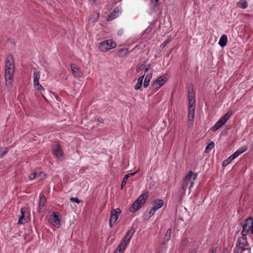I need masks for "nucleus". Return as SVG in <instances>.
<instances>
[{"mask_svg":"<svg viewBox=\"0 0 253 253\" xmlns=\"http://www.w3.org/2000/svg\"><path fill=\"white\" fill-rule=\"evenodd\" d=\"M121 252H119V251H118V248H117L116 250L114 253H121Z\"/></svg>","mask_w":253,"mask_h":253,"instance_id":"55","label":"nucleus"},{"mask_svg":"<svg viewBox=\"0 0 253 253\" xmlns=\"http://www.w3.org/2000/svg\"><path fill=\"white\" fill-rule=\"evenodd\" d=\"M214 147V143L213 142H211L206 147L205 152L209 153L211 150Z\"/></svg>","mask_w":253,"mask_h":253,"instance_id":"37","label":"nucleus"},{"mask_svg":"<svg viewBox=\"0 0 253 253\" xmlns=\"http://www.w3.org/2000/svg\"><path fill=\"white\" fill-rule=\"evenodd\" d=\"M156 211L152 207L151 209L149 211L148 213L149 218H150L151 216H152L155 214Z\"/></svg>","mask_w":253,"mask_h":253,"instance_id":"44","label":"nucleus"},{"mask_svg":"<svg viewBox=\"0 0 253 253\" xmlns=\"http://www.w3.org/2000/svg\"><path fill=\"white\" fill-rule=\"evenodd\" d=\"M150 68V65H148V67H147L145 70V72L146 73L148 71V70H149V69Z\"/></svg>","mask_w":253,"mask_h":253,"instance_id":"52","label":"nucleus"},{"mask_svg":"<svg viewBox=\"0 0 253 253\" xmlns=\"http://www.w3.org/2000/svg\"><path fill=\"white\" fill-rule=\"evenodd\" d=\"M186 242H187V240H185V241H183L182 243H183V244H184V243H185Z\"/></svg>","mask_w":253,"mask_h":253,"instance_id":"58","label":"nucleus"},{"mask_svg":"<svg viewBox=\"0 0 253 253\" xmlns=\"http://www.w3.org/2000/svg\"><path fill=\"white\" fill-rule=\"evenodd\" d=\"M189 253H196V252L194 251H192L190 252Z\"/></svg>","mask_w":253,"mask_h":253,"instance_id":"56","label":"nucleus"},{"mask_svg":"<svg viewBox=\"0 0 253 253\" xmlns=\"http://www.w3.org/2000/svg\"><path fill=\"white\" fill-rule=\"evenodd\" d=\"M129 242L123 238L119 246L117 247L119 252H123Z\"/></svg>","mask_w":253,"mask_h":253,"instance_id":"26","label":"nucleus"},{"mask_svg":"<svg viewBox=\"0 0 253 253\" xmlns=\"http://www.w3.org/2000/svg\"><path fill=\"white\" fill-rule=\"evenodd\" d=\"M117 44L112 40H107L101 42L98 46L100 51L106 52L116 47Z\"/></svg>","mask_w":253,"mask_h":253,"instance_id":"3","label":"nucleus"},{"mask_svg":"<svg viewBox=\"0 0 253 253\" xmlns=\"http://www.w3.org/2000/svg\"><path fill=\"white\" fill-rule=\"evenodd\" d=\"M97 121L100 123H104V120L102 118H98L97 119Z\"/></svg>","mask_w":253,"mask_h":253,"instance_id":"51","label":"nucleus"},{"mask_svg":"<svg viewBox=\"0 0 253 253\" xmlns=\"http://www.w3.org/2000/svg\"><path fill=\"white\" fill-rule=\"evenodd\" d=\"M167 81V78L165 76H162L159 77L157 79H156L151 84V86L153 89H158L160 88L162 85H163Z\"/></svg>","mask_w":253,"mask_h":253,"instance_id":"13","label":"nucleus"},{"mask_svg":"<svg viewBox=\"0 0 253 253\" xmlns=\"http://www.w3.org/2000/svg\"><path fill=\"white\" fill-rule=\"evenodd\" d=\"M136 230L134 228H131L129 230L127 231L125 236L124 239L127 240L129 242H130L132 237L133 236Z\"/></svg>","mask_w":253,"mask_h":253,"instance_id":"21","label":"nucleus"},{"mask_svg":"<svg viewBox=\"0 0 253 253\" xmlns=\"http://www.w3.org/2000/svg\"><path fill=\"white\" fill-rule=\"evenodd\" d=\"M238 5L241 8L245 9L248 6V2L246 0H241L238 3Z\"/></svg>","mask_w":253,"mask_h":253,"instance_id":"36","label":"nucleus"},{"mask_svg":"<svg viewBox=\"0 0 253 253\" xmlns=\"http://www.w3.org/2000/svg\"><path fill=\"white\" fill-rule=\"evenodd\" d=\"M21 215L18 221V224H23L28 222L29 220V213L28 209L26 208H22L21 209Z\"/></svg>","mask_w":253,"mask_h":253,"instance_id":"10","label":"nucleus"},{"mask_svg":"<svg viewBox=\"0 0 253 253\" xmlns=\"http://www.w3.org/2000/svg\"><path fill=\"white\" fill-rule=\"evenodd\" d=\"M159 1V0H151V7L153 8H155L157 5Z\"/></svg>","mask_w":253,"mask_h":253,"instance_id":"45","label":"nucleus"},{"mask_svg":"<svg viewBox=\"0 0 253 253\" xmlns=\"http://www.w3.org/2000/svg\"><path fill=\"white\" fill-rule=\"evenodd\" d=\"M170 39H168L161 44V46L164 47L170 42Z\"/></svg>","mask_w":253,"mask_h":253,"instance_id":"48","label":"nucleus"},{"mask_svg":"<svg viewBox=\"0 0 253 253\" xmlns=\"http://www.w3.org/2000/svg\"><path fill=\"white\" fill-rule=\"evenodd\" d=\"M148 198V192L141 194L130 207V211L134 212L139 210L145 203Z\"/></svg>","mask_w":253,"mask_h":253,"instance_id":"2","label":"nucleus"},{"mask_svg":"<svg viewBox=\"0 0 253 253\" xmlns=\"http://www.w3.org/2000/svg\"><path fill=\"white\" fill-rule=\"evenodd\" d=\"M35 173H36V179H38V180H42L45 179L47 177L46 174H45L43 171H41L40 170H36L35 171Z\"/></svg>","mask_w":253,"mask_h":253,"instance_id":"23","label":"nucleus"},{"mask_svg":"<svg viewBox=\"0 0 253 253\" xmlns=\"http://www.w3.org/2000/svg\"><path fill=\"white\" fill-rule=\"evenodd\" d=\"M189 104V112H188V119L190 121H192L194 118L195 111V101H188Z\"/></svg>","mask_w":253,"mask_h":253,"instance_id":"14","label":"nucleus"},{"mask_svg":"<svg viewBox=\"0 0 253 253\" xmlns=\"http://www.w3.org/2000/svg\"><path fill=\"white\" fill-rule=\"evenodd\" d=\"M227 42V37L225 35H223L220 37L218 44L221 46V47H224Z\"/></svg>","mask_w":253,"mask_h":253,"instance_id":"28","label":"nucleus"},{"mask_svg":"<svg viewBox=\"0 0 253 253\" xmlns=\"http://www.w3.org/2000/svg\"><path fill=\"white\" fill-rule=\"evenodd\" d=\"M70 200L71 202H75L77 204H79L80 202V200L77 198L71 197L70 198Z\"/></svg>","mask_w":253,"mask_h":253,"instance_id":"47","label":"nucleus"},{"mask_svg":"<svg viewBox=\"0 0 253 253\" xmlns=\"http://www.w3.org/2000/svg\"><path fill=\"white\" fill-rule=\"evenodd\" d=\"M233 114L232 110L228 111L222 118L219 119L215 124L211 127V130L213 131L217 130L220 127H221L230 118Z\"/></svg>","mask_w":253,"mask_h":253,"instance_id":"5","label":"nucleus"},{"mask_svg":"<svg viewBox=\"0 0 253 253\" xmlns=\"http://www.w3.org/2000/svg\"><path fill=\"white\" fill-rule=\"evenodd\" d=\"M198 174L197 173H193L192 171H190L184 178L181 186L184 188H188L189 194L191 192V189L194 186L195 181L197 179Z\"/></svg>","mask_w":253,"mask_h":253,"instance_id":"1","label":"nucleus"},{"mask_svg":"<svg viewBox=\"0 0 253 253\" xmlns=\"http://www.w3.org/2000/svg\"><path fill=\"white\" fill-rule=\"evenodd\" d=\"M233 114L232 110L228 111L222 118L219 119L215 124L211 127V130L213 131L217 130L220 127H221L230 118Z\"/></svg>","mask_w":253,"mask_h":253,"instance_id":"7","label":"nucleus"},{"mask_svg":"<svg viewBox=\"0 0 253 253\" xmlns=\"http://www.w3.org/2000/svg\"><path fill=\"white\" fill-rule=\"evenodd\" d=\"M128 51L127 48H123L120 49L118 52V56L120 57H124Z\"/></svg>","mask_w":253,"mask_h":253,"instance_id":"32","label":"nucleus"},{"mask_svg":"<svg viewBox=\"0 0 253 253\" xmlns=\"http://www.w3.org/2000/svg\"><path fill=\"white\" fill-rule=\"evenodd\" d=\"M253 223V218L252 217H248L243 225V230L242 235H247L249 231L251 230Z\"/></svg>","mask_w":253,"mask_h":253,"instance_id":"11","label":"nucleus"},{"mask_svg":"<svg viewBox=\"0 0 253 253\" xmlns=\"http://www.w3.org/2000/svg\"><path fill=\"white\" fill-rule=\"evenodd\" d=\"M233 114L232 110L228 111L222 118L219 119L215 124L211 127V130L213 131L217 130L220 127H221L230 118Z\"/></svg>","mask_w":253,"mask_h":253,"instance_id":"9","label":"nucleus"},{"mask_svg":"<svg viewBox=\"0 0 253 253\" xmlns=\"http://www.w3.org/2000/svg\"><path fill=\"white\" fill-rule=\"evenodd\" d=\"M45 198L43 195L41 196V198L39 202V206L41 208H42L45 206Z\"/></svg>","mask_w":253,"mask_h":253,"instance_id":"38","label":"nucleus"},{"mask_svg":"<svg viewBox=\"0 0 253 253\" xmlns=\"http://www.w3.org/2000/svg\"><path fill=\"white\" fill-rule=\"evenodd\" d=\"M248 150V146L246 145L240 147L236 151H235L233 154L236 158L240 154L244 153Z\"/></svg>","mask_w":253,"mask_h":253,"instance_id":"25","label":"nucleus"},{"mask_svg":"<svg viewBox=\"0 0 253 253\" xmlns=\"http://www.w3.org/2000/svg\"><path fill=\"white\" fill-rule=\"evenodd\" d=\"M145 65L144 63H139L137 67L136 72L137 73L139 72L141 70H142L144 68Z\"/></svg>","mask_w":253,"mask_h":253,"instance_id":"43","label":"nucleus"},{"mask_svg":"<svg viewBox=\"0 0 253 253\" xmlns=\"http://www.w3.org/2000/svg\"><path fill=\"white\" fill-rule=\"evenodd\" d=\"M233 114L232 110L228 111L222 118L219 119L215 124L211 127V130L213 131L217 130L220 127H221L230 118Z\"/></svg>","mask_w":253,"mask_h":253,"instance_id":"8","label":"nucleus"},{"mask_svg":"<svg viewBox=\"0 0 253 253\" xmlns=\"http://www.w3.org/2000/svg\"><path fill=\"white\" fill-rule=\"evenodd\" d=\"M8 152L7 148H1L0 149V158H2Z\"/></svg>","mask_w":253,"mask_h":253,"instance_id":"40","label":"nucleus"},{"mask_svg":"<svg viewBox=\"0 0 253 253\" xmlns=\"http://www.w3.org/2000/svg\"><path fill=\"white\" fill-rule=\"evenodd\" d=\"M186 190V189L184 188V187L182 186H181L180 188L179 189L178 194L180 196L181 199L185 195Z\"/></svg>","mask_w":253,"mask_h":253,"instance_id":"39","label":"nucleus"},{"mask_svg":"<svg viewBox=\"0 0 253 253\" xmlns=\"http://www.w3.org/2000/svg\"><path fill=\"white\" fill-rule=\"evenodd\" d=\"M35 87L39 91H40L41 92H42V91H44V89L43 87V86L39 83H36L35 84H34Z\"/></svg>","mask_w":253,"mask_h":253,"instance_id":"41","label":"nucleus"},{"mask_svg":"<svg viewBox=\"0 0 253 253\" xmlns=\"http://www.w3.org/2000/svg\"><path fill=\"white\" fill-rule=\"evenodd\" d=\"M238 245L239 246L243 247L245 248L248 246L249 245L247 242V238L246 235L242 236L241 237L238 239L236 243V246L238 247Z\"/></svg>","mask_w":253,"mask_h":253,"instance_id":"17","label":"nucleus"},{"mask_svg":"<svg viewBox=\"0 0 253 253\" xmlns=\"http://www.w3.org/2000/svg\"><path fill=\"white\" fill-rule=\"evenodd\" d=\"M118 35L119 36H121L122 35V34H123V30H120L118 31V33H117Z\"/></svg>","mask_w":253,"mask_h":253,"instance_id":"50","label":"nucleus"},{"mask_svg":"<svg viewBox=\"0 0 253 253\" xmlns=\"http://www.w3.org/2000/svg\"><path fill=\"white\" fill-rule=\"evenodd\" d=\"M186 242H187V240H185V241H183L182 243H183V244H184V243H185Z\"/></svg>","mask_w":253,"mask_h":253,"instance_id":"57","label":"nucleus"},{"mask_svg":"<svg viewBox=\"0 0 253 253\" xmlns=\"http://www.w3.org/2000/svg\"><path fill=\"white\" fill-rule=\"evenodd\" d=\"M117 11H118V10H117L116 8L114 9V10L110 14L108 17V20H112L113 19L116 18L117 17Z\"/></svg>","mask_w":253,"mask_h":253,"instance_id":"35","label":"nucleus"},{"mask_svg":"<svg viewBox=\"0 0 253 253\" xmlns=\"http://www.w3.org/2000/svg\"><path fill=\"white\" fill-rule=\"evenodd\" d=\"M49 220L54 226L58 228L60 226V220L58 215L56 213L53 212V214L50 215Z\"/></svg>","mask_w":253,"mask_h":253,"instance_id":"16","label":"nucleus"},{"mask_svg":"<svg viewBox=\"0 0 253 253\" xmlns=\"http://www.w3.org/2000/svg\"><path fill=\"white\" fill-rule=\"evenodd\" d=\"M53 154L58 159L62 160L64 157L61 148L58 144L56 145L55 149L53 150Z\"/></svg>","mask_w":253,"mask_h":253,"instance_id":"18","label":"nucleus"},{"mask_svg":"<svg viewBox=\"0 0 253 253\" xmlns=\"http://www.w3.org/2000/svg\"><path fill=\"white\" fill-rule=\"evenodd\" d=\"M233 114L232 110L228 111L222 118L219 119L215 124L211 127V130L213 131L217 130L220 127H221L230 118Z\"/></svg>","mask_w":253,"mask_h":253,"instance_id":"4","label":"nucleus"},{"mask_svg":"<svg viewBox=\"0 0 253 253\" xmlns=\"http://www.w3.org/2000/svg\"><path fill=\"white\" fill-rule=\"evenodd\" d=\"M144 75L139 77L138 79L137 82L136 84L135 87H134L135 89L138 90L141 87V86L142 85V84H143V80L144 79Z\"/></svg>","mask_w":253,"mask_h":253,"instance_id":"30","label":"nucleus"},{"mask_svg":"<svg viewBox=\"0 0 253 253\" xmlns=\"http://www.w3.org/2000/svg\"><path fill=\"white\" fill-rule=\"evenodd\" d=\"M33 78H34V84L36 83H39V80L40 78V72L36 69H33Z\"/></svg>","mask_w":253,"mask_h":253,"instance_id":"27","label":"nucleus"},{"mask_svg":"<svg viewBox=\"0 0 253 253\" xmlns=\"http://www.w3.org/2000/svg\"><path fill=\"white\" fill-rule=\"evenodd\" d=\"M153 208L157 211L161 208L164 205V201L162 199H155L152 202Z\"/></svg>","mask_w":253,"mask_h":253,"instance_id":"19","label":"nucleus"},{"mask_svg":"<svg viewBox=\"0 0 253 253\" xmlns=\"http://www.w3.org/2000/svg\"><path fill=\"white\" fill-rule=\"evenodd\" d=\"M8 68L14 69L13 60L11 56H9L6 58L5 69Z\"/></svg>","mask_w":253,"mask_h":253,"instance_id":"22","label":"nucleus"},{"mask_svg":"<svg viewBox=\"0 0 253 253\" xmlns=\"http://www.w3.org/2000/svg\"><path fill=\"white\" fill-rule=\"evenodd\" d=\"M71 69L73 76L77 78L81 76V72L78 67L75 64H71Z\"/></svg>","mask_w":253,"mask_h":253,"instance_id":"20","label":"nucleus"},{"mask_svg":"<svg viewBox=\"0 0 253 253\" xmlns=\"http://www.w3.org/2000/svg\"><path fill=\"white\" fill-rule=\"evenodd\" d=\"M245 250L246 248L238 245V247L236 246V249L234 250L236 251V253H242Z\"/></svg>","mask_w":253,"mask_h":253,"instance_id":"42","label":"nucleus"},{"mask_svg":"<svg viewBox=\"0 0 253 253\" xmlns=\"http://www.w3.org/2000/svg\"><path fill=\"white\" fill-rule=\"evenodd\" d=\"M195 97V94L194 92V88L192 86L189 87L188 89V101H194Z\"/></svg>","mask_w":253,"mask_h":253,"instance_id":"24","label":"nucleus"},{"mask_svg":"<svg viewBox=\"0 0 253 253\" xmlns=\"http://www.w3.org/2000/svg\"><path fill=\"white\" fill-rule=\"evenodd\" d=\"M171 234V229L170 228H169L167 230L164 237L165 243L168 242L170 240Z\"/></svg>","mask_w":253,"mask_h":253,"instance_id":"34","label":"nucleus"},{"mask_svg":"<svg viewBox=\"0 0 253 253\" xmlns=\"http://www.w3.org/2000/svg\"><path fill=\"white\" fill-rule=\"evenodd\" d=\"M235 159H236V158L233 155V154L231 155L226 160H225L223 161V162H222V166L223 167L227 166L228 164H229Z\"/></svg>","mask_w":253,"mask_h":253,"instance_id":"31","label":"nucleus"},{"mask_svg":"<svg viewBox=\"0 0 253 253\" xmlns=\"http://www.w3.org/2000/svg\"><path fill=\"white\" fill-rule=\"evenodd\" d=\"M14 68H8L5 69V80L7 85H11L13 82Z\"/></svg>","mask_w":253,"mask_h":253,"instance_id":"12","label":"nucleus"},{"mask_svg":"<svg viewBox=\"0 0 253 253\" xmlns=\"http://www.w3.org/2000/svg\"><path fill=\"white\" fill-rule=\"evenodd\" d=\"M36 173H35V171H34L33 173L30 174L29 175V178L30 179V180H33V179H36Z\"/></svg>","mask_w":253,"mask_h":253,"instance_id":"46","label":"nucleus"},{"mask_svg":"<svg viewBox=\"0 0 253 253\" xmlns=\"http://www.w3.org/2000/svg\"><path fill=\"white\" fill-rule=\"evenodd\" d=\"M121 213V211L120 209L117 208L116 209H112L110 212V218L111 220L114 221V223L117 220L120 214Z\"/></svg>","mask_w":253,"mask_h":253,"instance_id":"15","label":"nucleus"},{"mask_svg":"<svg viewBox=\"0 0 253 253\" xmlns=\"http://www.w3.org/2000/svg\"><path fill=\"white\" fill-rule=\"evenodd\" d=\"M114 221L111 220L110 219L109 220V226L110 228H112L114 225Z\"/></svg>","mask_w":253,"mask_h":253,"instance_id":"49","label":"nucleus"},{"mask_svg":"<svg viewBox=\"0 0 253 253\" xmlns=\"http://www.w3.org/2000/svg\"><path fill=\"white\" fill-rule=\"evenodd\" d=\"M137 173V171L133 173H128L126 174L124 177L123 178V181L121 184V189H123V187L126 184V181L128 178L132 176H133Z\"/></svg>","mask_w":253,"mask_h":253,"instance_id":"29","label":"nucleus"},{"mask_svg":"<svg viewBox=\"0 0 253 253\" xmlns=\"http://www.w3.org/2000/svg\"><path fill=\"white\" fill-rule=\"evenodd\" d=\"M151 78H152V74H148L146 76V77L144 80V83H143L144 87L146 88L148 86V85H149L150 81L151 80Z\"/></svg>","mask_w":253,"mask_h":253,"instance_id":"33","label":"nucleus"},{"mask_svg":"<svg viewBox=\"0 0 253 253\" xmlns=\"http://www.w3.org/2000/svg\"><path fill=\"white\" fill-rule=\"evenodd\" d=\"M233 114L232 110L228 111L222 118L219 119L215 124L211 127V130L213 131L217 130L220 127H221L230 118Z\"/></svg>","mask_w":253,"mask_h":253,"instance_id":"6","label":"nucleus"},{"mask_svg":"<svg viewBox=\"0 0 253 253\" xmlns=\"http://www.w3.org/2000/svg\"><path fill=\"white\" fill-rule=\"evenodd\" d=\"M215 250L216 249H212L211 252V253H215Z\"/></svg>","mask_w":253,"mask_h":253,"instance_id":"53","label":"nucleus"},{"mask_svg":"<svg viewBox=\"0 0 253 253\" xmlns=\"http://www.w3.org/2000/svg\"><path fill=\"white\" fill-rule=\"evenodd\" d=\"M251 232L253 234V225L252 226V228L251 229Z\"/></svg>","mask_w":253,"mask_h":253,"instance_id":"54","label":"nucleus"}]
</instances>
